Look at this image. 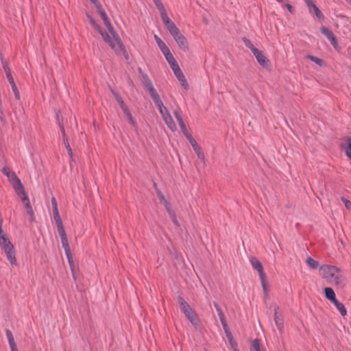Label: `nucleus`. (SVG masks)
Instances as JSON below:
<instances>
[{
	"label": "nucleus",
	"instance_id": "obj_1",
	"mask_svg": "<svg viewBox=\"0 0 351 351\" xmlns=\"http://www.w3.org/2000/svg\"><path fill=\"white\" fill-rule=\"evenodd\" d=\"M319 275L326 282L338 289H344L348 283L343 270L335 265H322L319 268Z\"/></svg>",
	"mask_w": 351,
	"mask_h": 351
},
{
	"label": "nucleus",
	"instance_id": "obj_2",
	"mask_svg": "<svg viewBox=\"0 0 351 351\" xmlns=\"http://www.w3.org/2000/svg\"><path fill=\"white\" fill-rule=\"evenodd\" d=\"M0 247L4 252L10 264L16 266L17 265V261L14 247L7 234L3 231L1 221H0Z\"/></svg>",
	"mask_w": 351,
	"mask_h": 351
},
{
	"label": "nucleus",
	"instance_id": "obj_3",
	"mask_svg": "<svg viewBox=\"0 0 351 351\" xmlns=\"http://www.w3.org/2000/svg\"><path fill=\"white\" fill-rule=\"evenodd\" d=\"M110 34L106 32L101 34L104 40L107 43L110 48L118 55L123 54L128 58V53L125 47L119 38V35L113 28V32H109Z\"/></svg>",
	"mask_w": 351,
	"mask_h": 351
},
{
	"label": "nucleus",
	"instance_id": "obj_4",
	"mask_svg": "<svg viewBox=\"0 0 351 351\" xmlns=\"http://www.w3.org/2000/svg\"><path fill=\"white\" fill-rule=\"evenodd\" d=\"M142 83L143 86L147 89L149 91L151 97L152 98L154 104L157 106L160 114L161 116H163L166 112H168L167 108L164 106L162 100L159 95L158 94L156 90L154 87V85L148 77V75L145 73L142 75Z\"/></svg>",
	"mask_w": 351,
	"mask_h": 351
},
{
	"label": "nucleus",
	"instance_id": "obj_5",
	"mask_svg": "<svg viewBox=\"0 0 351 351\" xmlns=\"http://www.w3.org/2000/svg\"><path fill=\"white\" fill-rule=\"evenodd\" d=\"M154 4L160 12L162 20L169 30V33L175 31L178 29L177 26L175 23L169 19L167 15V13L165 10V8L160 0H153Z\"/></svg>",
	"mask_w": 351,
	"mask_h": 351
},
{
	"label": "nucleus",
	"instance_id": "obj_6",
	"mask_svg": "<svg viewBox=\"0 0 351 351\" xmlns=\"http://www.w3.org/2000/svg\"><path fill=\"white\" fill-rule=\"evenodd\" d=\"M170 34L173 38L180 50L184 52H186L189 50V43L178 28L170 33Z\"/></svg>",
	"mask_w": 351,
	"mask_h": 351
},
{
	"label": "nucleus",
	"instance_id": "obj_7",
	"mask_svg": "<svg viewBox=\"0 0 351 351\" xmlns=\"http://www.w3.org/2000/svg\"><path fill=\"white\" fill-rule=\"evenodd\" d=\"M2 172L8 178V181L15 191L23 186L16 174L12 170L8 167H3Z\"/></svg>",
	"mask_w": 351,
	"mask_h": 351
},
{
	"label": "nucleus",
	"instance_id": "obj_8",
	"mask_svg": "<svg viewBox=\"0 0 351 351\" xmlns=\"http://www.w3.org/2000/svg\"><path fill=\"white\" fill-rule=\"evenodd\" d=\"M54 220L57 226L58 232L61 239L62 245H66L69 244L66 234L64 230L63 223L59 213L53 214Z\"/></svg>",
	"mask_w": 351,
	"mask_h": 351
},
{
	"label": "nucleus",
	"instance_id": "obj_9",
	"mask_svg": "<svg viewBox=\"0 0 351 351\" xmlns=\"http://www.w3.org/2000/svg\"><path fill=\"white\" fill-rule=\"evenodd\" d=\"M274 320L277 329L282 332L284 330V317L282 313L277 304L274 306Z\"/></svg>",
	"mask_w": 351,
	"mask_h": 351
},
{
	"label": "nucleus",
	"instance_id": "obj_10",
	"mask_svg": "<svg viewBox=\"0 0 351 351\" xmlns=\"http://www.w3.org/2000/svg\"><path fill=\"white\" fill-rule=\"evenodd\" d=\"M3 67L4 71L5 73L6 77L8 78V80L11 86L12 90L14 94L15 98L17 100H19L21 98L20 93H19L17 86L14 82V80L12 75L11 70L6 64H4Z\"/></svg>",
	"mask_w": 351,
	"mask_h": 351
},
{
	"label": "nucleus",
	"instance_id": "obj_11",
	"mask_svg": "<svg viewBox=\"0 0 351 351\" xmlns=\"http://www.w3.org/2000/svg\"><path fill=\"white\" fill-rule=\"evenodd\" d=\"M171 69H172V71H173L175 76L178 79V80L180 82V85L184 89H188L189 84H188L187 80H186L184 75L182 72L178 64L171 66Z\"/></svg>",
	"mask_w": 351,
	"mask_h": 351
},
{
	"label": "nucleus",
	"instance_id": "obj_12",
	"mask_svg": "<svg viewBox=\"0 0 351 351\" xmlns=\"http://www.w3.org/2000/svg\"><path fill=\"white\" fill-rule=\"evenodd\" d=\"M171 69H172V71H173L175 76L178 79V80L180 82V85L184 89H188L189 84H188L187 80H186L184 75L182 72L178 64L171 66Z\"/></svg>",
	"mask_w": 351,
	"mask_h": 351
},
{
	"label": "nucleus",
	"instance_id": "obj_13",
	"mask_svg": "<svg viewBox=\"0 0 351 351\" xmlns=\"http://www.w3.org/2000/svg\"><path fill=\"white\" fill-rule=\"evenodd\" d=\"M320 31L328 39L333 47L336 50H339L338 43L332 32L325 26H322Z\"/></svg>",
	"mask_w": 351,
	"mask_h": 351
},
{
	"label": "nucleus",
	"instance_id": "obj_14",
	"mask_svg": "<svg viewBox=\"0 0 351 351\" xmlns=\"http://www.w3.org/2000/svg\"><path fill=\"white\" fill-rule=\"evenodd\" d=\"M62 247L64 250L65 254L67 258L68 263H69V267H70V269H71V273L73 275V278L74 280H76L77 277H76V274H75V267L74 261L73 260L72 253H71V249L69 247V244L63 245Z\"/></svg>",
	"mask_w": 351,
	"mask_h": 351
},
{
	"label": "nucleus",
	"instance_id": "obj_15",
	"mask_svg": "<svg viewBox=\"0 0 351 351\" xmlns=\"http://www.w3.org/2000/svg\"><path fill=\"white\" fill-rule=\"evenodd\" d=\"M95 6L98 13L101 16V19H103L104 23L105 25L106 26L107 29H108V31L109 32H113V28L114 27L112 25V24H111L110 21V19H108V17L107 14H106L105 11L102 8V6H101V3H99L96 4Z\"/></svg>",
	"mask_w": 351,
	"mask_h": 351
},
{
	"label": "nucleus",
	"instance_id": "obj_16",
	"mask_svg": "<svg viewBox=\"0 0 351 351\" xmlns=\"http://www.w3.org/2000/svg\"><path fill=\"white\" fill-rule=\"evenodd\" d=\"M193 147L194 152H195L198 158L204 163L205 164V156L201 148V147L198 145L197 141L195 140L193 137L189 138L188 140Z\"/></svg>",
	"mask_w": 351,
	"mask_h": 351
},
{
	"label": "nucleus",
	"instance_id": "obj_17",
	"mask_svg": "<svg viewBox=\"0 0 351 351\" xmlns=\"http://www.w3.org/2000/svg\"><path fill=\"white\" fill-rule=\"evenodd\" d=\"M253 54L261 66L267 69L269 68V60L261 51L258 49Z\"/></svg>",
	"mask_w": 351,
	"mask_h": 351
},
{
	"label": "nucleus",
	"instance_id": "obj_18",
	"mask_svg": "<svg viewBox=\"0 0 351 351\" xmlns=\"http://www.w3.org/2000/svg\"><path fill=\"white\" fill-rule=\"evenodd\" d=\"M250 261L252 267H253V269L254 270H256L258 273L260 278L267 276L264 271V269H263V266L262 263L258 258L252 256L250 258Z\"/></svg>",
	"mask_w": 351,
	"mask_h": 351
},
{
	"label": "nucleus",
	"instance_id": "obj_19",
	"mask_svg": "<svg viewBox=\"0 0 351 351\" xmlns=\"http://www.w3.org/2000/svg\"><path fill=\"white\" fill-rule=\"evenodd\" d=\"M187 319L191 322L193 326H197L199 324V319L195 312L190 308L187 311L183 313Z\"/></svg>",
	"mask_w": 351,
	"mask_h": 351
},
{
	"label": "nucleus",
	"instance_id": "obj_20",
	"mask_svg": "<svg viewBox=\"0 0 351 351\" xmlns=\"http://www.w3.org/2000/svg\"><path fill=\"white\" fill-rule=\"evenodd\" d=\"M187 319L191 322L193 326H197L199 324V319L195 312L190 308L187 311L183 313Z\"/></svg>",
	"mask_w": 351,
	"mask_h": 351
},
{
	"label": "nucleus",
	"instance_id": "obj_21",
	"mask_svg": "<svg viewBox=\"0 0 351 351\" xmlns=\"http://www.w3.org/2000/svg\"><path fill=\"white\" fill-rule=\"evenodd\" d=\"M187 319L191 322L193 326H197L199 324V319L195 312L190 308L187 311L183 313Z\"/></svg>",
	"mask_w": 351,
	"mask_h": 351
},
{
	"label": "nucleus",
	"instance_id": "obj_22",
	"mask_svg": "<svg viewBox=\"0 0 351 351\" xmlns=\"http://www.w3.org/2000/svg\"><path fill=\"white\" fill-rule=\"evenodd\" d=\"M187 319L191 322L193 326H197L199 324V319L195 312L190 308L187 311L183 313Z\"/></svg>",
	"mask_w": 351,
	"mask_h": 351
},
{
	"label": "nucleus",
	"instance_id": "obj_23",
	"mask_svg": "<svg viewBox=\"0 0 351 351\" xmlns=\"http://www.w3.org/2000/svg\"><path fill=\"white\" fill-rule=\"evenodd\" d=\"M306 5L309 9H312L317 16V17L320 19L323 20L324 17L323 15L319 10V9L317 7V5L313 2L312 0H304Z\"/></svg>",
	"mask_w": 351,
	"mask_h": 351
},
{
	"label": "nucleus",
	"instance_id": "obj_24",
	"mask_svg": "<svg viewBox=\"0 0 351 351\" xmlns=\"http://www.w3.org/2000/svg\"><path fill=\"white\" fill-rule=\"evenodd\" d=\"M345 144L341 146L346 156L351 160V136H348L344 139Z\"/></svg>",
	"mask_w": 351,
	"mask_h": 351
},
{
	"label": "nucleus",
	"instance_id": "obj_25",
	"mask_svg": "<svg viewBox=\"0 0 351 351\" xmlns=\"http://www.w3.org/2000/svg\"><path fill=\"white\" fill-rule=\"evenodd\" d=\"M324 293L326 299L330 301L332 303L337 301L336 295L334 289L332 287H327L324 289Z\"/></svg>",
	"mask_w": 351,
	"mask_h": 351
},
{
	"label": "nucleus",
	"instance_id": "obj_26",
	"mask_svg": "<svg viewBox=\"0 0 351 351\" xmlns=\"http://www.w3.org/2000/svg\"><path fill=\"white\" fill-rule=\"evenodd\" d=\"M111 92H112V95H114V97H115V99L117 100V103L119 104V105L120 108H121V110H123V112L127 111V110H128L129 108H128L126 104L124 103V101L123 100L121 97L119 95V93L112 89L111 90Z\"/></svg>",
	"mask_w": 351,
	"mask_h": 351
},
{
	"label": "nucleus",
	"instance_id": "obj_27",
	"mask_svg": "<svg viewBox=\"0 0 351 351\" xmlns=\"http://www.w3.org/2000/svg\"><path fill=\"white\" fill-rule=\"evenodd\" d=\"M305 262L307 266L311 269H319L321 266L319 263L317 261L313 259L311 256H308Z\"/></svg>",
	"mask_w": 351,
	"mask_h": 351
},
{
	"label": "nucleus",
	"instance_id": "obj_28",
	"mask_svg": "<svg viewBox=\"0 0 351 351\" xmlns=\"http://www.w3.org/2000/svg\"><path fill=\"white\" fill-rule=\"evenodd\" d=\"M261 285L263 287L264 295L266 298L269 296V285L267 280V276L260 278Z\"/></svg>",
	"mask_w": 351,
	"mask_h": 351
},
{
	"label": "nucleus",
	"instance_id": "obj_29",
	"mask_svg": "<svg viewBox=\"0 0 351 351\" xmlns=\"http://www.w3.org/2000/svg\"><path fill=\"white\" fill-rule=\"evenodd\" d=\"M15 192L18 195L21 196V200L24 203V204L30 202L25 191L24 186L21 187V189L16 190Z\"/></svg>",
	"mask_w": 351,
	"mask_h": 351
},
{
	"label": "nucleus",
	"instance_id": "obj_30",
	"mask_svg": "<svg viewBox=\"0 0 351 351\" xmlns=\"http://www.w3.org/2000/svg\"><path fill=\"white\" fill-rule=\"evenodd\" d=\"M15 192L18 195L21 196V200L24 203V204L30 202L25 191L24 186L21 187V189L16 190Z\"/></svg>",
	"mask_w": 351,
	"mask_h": 351
},
{
	"label": "nucleus",
	"instance_id": "obj_31",
	"mask_svg": "<svg viewBox=\"0 0 351 351\" xmlns=\"http://www.w3.org/2000/svg\"><path fill=\"white\" fill-rule=\"evenodd\" d=\"M335 307L337 308V310L339 311L340 314L344 317L347 315V310L345 307L344 304L338 300L335 301L332 303Z\"/></svg>",
	"mask_w": 351,
	"mask_h": 351
},
{
	"label": "nucleus",
	"instance_id": "obj_32",
	"mask_svg": "<svg viewBox=\"0 0 351 351\" xmlns=\"http://www.w3.org/2000/svg\"><path fill=\"white\" fill-rule=\"evenodd\" d=\"M178 302L182 313L191 308L190 305L183 299V298L180 296L178 298Z\"/></svg>",
	"mask_w": 351,
	"mask_h": 351
},
{
	"label": "nucleus",
	"instance_id": "obj_33",
	"mask_svg": "<svg viewBox=\"0 0 351 351\" xmlns=\"http://www.w3.org/2000/svg\"><path fill=\"white\" fill-rule=\"evenodd\" d=\"M167 127L173 132L177 130L176 124L175 123L171 115L164 120Z\"/></svg>",
	"mask_w": 351,
	"mask_h": 351
},
{
	"label": "nucleus",
	"instance_id": "obj_34",
	"mask_svg": "<svg viewBox=\"0 0 351 351\" xmlns=\"http://www.w3.org/2000/svg\"><path fill=\"white\" fill-rule=\"evenodd\" d=\"M87 18L88 19V21L90 23L93 25V27L101 34L104 31L102 30L100 25H99L96 21L88 14L86 15Z\"/></svg>",
	"mask_w": 351,
	"mask_h": 351
},
{
	"label": "nucleus",
	"instance_id": "obj_35",
	"mask_svg": "<svg viewBox=\"0 0 351 351\" xmlns=\"http://www.w3.org/2000/svg\"><path fill=\"white\" fill-rule=\"evenodd\" d=\"M157 195L160 199V201L163 203L166 209L171 207V204L165 199L164 195L160 191H157Z\"/></svg>",
	"mask_w": 351,
	"mask_h": 351
},
{
	"label": "nucleus",
	"instance_id": "obj_36",
	"mask_svg": "<svg viewBox=\"0 0 351 351\" xmlns=\"http://www.w3.org/2000/svg\"><path fill=\"white\" fill-rule=\"evenodd\" d=\"M214 306L217 312V314L220 319L221 323L226 322L225 315H224L223 313L222 312V310L219 307V304L216 302H214Z\"/></svg>",
	"mask_w": 351,
	"mask_h": 351
},
{
	"label": "nucleus",
	"instance_id": "obj_37",
	"mask_svg": "<svg viewBox=\"0 0 351 351\" xmlns=\"http://www.w3.org/2000/svg\"><path fill=\"white\" fill-rule=\"evenodd\" d=\"M123 113L126 116L129 123L135 128H137L136 123L135 122L134 119L132 117V114L130 113L129 109L127 110V111H124Z\"/></svg>",
	"mask_w": 351,
	"mask_h": 351
},
{
	"label": "nucleus",
	"instance_id": "obj_38",
	"mask_svg": "<svg viewBox=\"0 0 351 351\" xmlns=\"http://www.w3.org/2000/svg\"><path fill=\"white\" fill-rule=\"evenodd\" d=\"M166 210L168 212V214H169L170 218L171 219L172 221L174 223V224L176 225L177 226H179V223H178V219L176 218V213L173 210L172 208L170 207L169 208H167Z\"/></svg>",
	"mask_w": 351,
	"mask_h": 351
},
{
	"label": "nucleus",
	"instance_id": "obj_39",
	"mask_svg": "<svg viewBox=\"0 0 351 351\" xmlns=\"http://www.w3.org/2000/svg\"><path fill=\"white\" fill-rule=\"evenodd\" d=\"M306 58L309 59L310 60H311L312 62H315V64H317V65H319L320 66H322L324 65V62L323 60H322L317 57H315V56H313L311 55H308L306 56Z\"/></svg>",
	"mask_w": 351,
	"mask_h": 351
},
{
	"label": "nucleus",
	"instance_id": "obj_40",
	"mask_svg": "<svg viewBox=\"0 0 351 351\" xmlns=\"http://www.w3.org/2000/svg\"><path fill=\"white\" fill-rule=\"evenodd\" d=\"M5 333H6V337L8 338V343H9L10 348L16 346V343L14 342V339L12 332L9 330H6Z\"/></svg>",
	"mask_w": 351,
	"mask_h": 351
},
{
	"label": "nucleus",
	"instance_id": "obj_41",
	"mask_svg": "<svg viewBox=\"0 0 351 351\" xmlns=\"http://www.w3.org/2000/svg\"><path fill=\"white\" fill-rule=\"evenodd\" d=\"M250 351H261V345L257 339L252 341Z\"/></svg>",
	"mask_w": 351,
	"mask_h": 351
},
{
	"label": "nucleus",
	"instance_id": "obj_42",
	"mask_svg": "<svg viewBox=\"0 0 351 351\" xmlns=\"http://www.w3.org/2000/svg\"><path fill=\"white\" fill-rule=\"evenodd\" d=\"M243 43L245 45V46L249 48L252 52L254 53L255 51H257L258 49H256L254 45L253 44L251 43V41L247 39V38H243Z\"/></svg>",
	"mask_w": 351,
	"mask_h": 351
},
{
	"label": "nucleus",
	"instance_id": "obj_43",
	"mask_svg": "<svg viewBox=\"0 0 351 351\" xmlns=\"http://www.w3.org/2000/svg\"><path fill=\"white\" fill-rule=\"evenodd\" d=\"M165 59L167 61V62L169 63L170 67L178 64V62H177L176 60L175 59V58L173 57V54H171L170 56H167V57H165Z\"/></svg>",
	"mask_w": 351,
	"mask_h": 351
},
{
	"label": "nucleus",
	"instance_id": "obj_44",
	"mask_svg": "<svg viewBox=\"0 0 351 351\" xmlns=\"http://www.w3.org/2000/svg\"><path fill=\"white\" fill-rule=\"evenodd\" d=\"M180 127V129L182 132H183L184 135L186 136L187 140L189 139V138L193 137L192 135L188 132L185 123L182 125Z\"/></svg>",
	"mask_w": 351,
	"mask_h": 351
},
{
	"label": "nucleus",
	"instance_id": "obj_45",
	"mask_svg": "<svg viewBox=\"0 0 351 351\" xmlns=\"http://www.w3.org/2000/svg\"><path fill=\"white\" fill-rule=\"evenodd\" d=\"M61 131H62V137H63V143H64V145L66 147L67 146H70L69 143V140H68V138L66 135V133H65V130H64V128L62 125H61Z\"/></svg>",
	"mask_w": 351,
	"mask_h": 351
},
{
	"label": "nucleus",
	"instance_id": "obj_46",
	"mask_svg": "<svg viewBox=\"0 0 351 351\" xmlns=\"http://www.w3.org/2000/svg\"><path fill=\"white\" fill-rule=\"evenodd\" d=\"M226 337L232 348L236 347L237 346V342L234 340L232 333L227 335Z\"/></svg>",
	"mask_w": 351,
	"mask_h": 351
},
{
	"label": "nucleus",
	"instance_id": "obj_47",
	"mask_svg": "<svg viewBox=\"0 0 351 351\" xmlns=\"http://www.w3.org/2000/svg\"><path fill=\"white\" fill-rule=\"evenodd\" d=\"M154 39L158 45V47L160 48V49L166 45V44L158 36L155 35Z\"/></svg>",
	"mask_w": 351,
	"mask_h": 351
},
{
	"label": "nucleus",
	"instance_id": "obj_48",
	"mask_svg": "<svg viewBox=\"0 0 351 351\" xmlns=\"http://www.w3.org/2000/svg\"><path fill=\"white\" fill-rule=\"evenodd\" d=\"M160 51H162L165 57H167V56H170L171 54H172L170 49L167 45L164 46L162 49H160Z\"/></svg>",
	"mask_w": 351,
	"mask_h": 351
},
{
	"label": "nucleus",
	"instance_id": "obj_49",
	"mask_svg": "<svg viewBox=\"0 0 351 351\" xmlns=\"http://www.w3.org/2000/svg\"><path fill=\"white\" fill-rule=\"evenodd\" d=\"M160 51H162L165 57H167V56H170L171 54H172L170 49L167 45L164 46L162 49H160Z\"/></svg>",
	"mask_w": 351,
	"mask_h": 351
},
{
	"label": "nucleus",
	"instance_id": "obj_50",
	"mask_svg": "<svg viewBox=\"0 0 351 351\" xmlns=\"http://www.w3.org/2000/svg\"><path fill=\"white\" fill-rule=\"evenodd\" d=\"M51 205H52L53 213L54 214V213H59L57 202H56L55 198H53V197L51 199Z\"/></svg>",
	"mask_w": 351,
	"mask_h": 351
},
{
	"label": "nucleus",
	"instance_id": "obj_51",
	"mask_svg": "<svg viewBox=\"0 0 351 351\" xmlns=\"http://www.w3.org/2000/svg\"><path fill=\"white\" fill-rule=\"evenodd\" d=\"M221 324H222L223 328L224 330V332L226 333V335L231 333V332H230V330L229 329V327H228L227 322H222Z\"/></svg>",
	"mask_w": 351,
	"mask_h": 351
},
{
	"label": "nucleus",
	"instance_id": "obj_52",
	"mask_svg": "<svg viewBox=\"0 0 351 351\" xmlns=\"http://www.w3.org/2000/svg\"><path fill=\"white\" fill-rule=\"evenodd\" d=\"M27 215L29 216V219L31 221H34L35 219L34 213L32 208L26 210Z\"/></svg>",
	"mask_w": 351,
	"mask_h": 351
},
{
	"label": "nucleus",
	"instance_id": "obj_53",
	"mask_svg": "<svg viewBox=\"0 0 351 351\" xmlns=\"http://www.w3.org/2000/svg\"><path fill=\"white\" fill-rule=\"evenodd\" d=\"M342 202H343L346 208L348 210L351 209V202L348 199H346L345 198H342Z\"/></svg>",
	"mask_w": 351,
	"mask_h": 351
},
{
	"label": "nucleus",
	"instance_id": "obj_54",
	"mask_svg": "<svg viewBox=\"0 0 351 351\" xmlns=\"http://www.w3.org/2000/svg\"><path fill=\"white\" fill-rule=\"evenodd\" d=\"M66 150H67V152H68V154H69V156H70L71 159L72 160H73V152H72V149H71V146H67V147H66Z\"/></svg>",
	"mask_w": 351,
	"mask_h": 351
},
{
	"label": "nucleus",
	"instance_id": "obj_55",
	"mask_svg": "<svg viewBox=\"0 0 351 351\" xmlns=\"http://www.w3.org/2000/svg\"><path fill=\"white\" fill-rule=\"evenodd\" d=\"M173 114L176 119L182 117L180 112L177 110L173 112Z\"/></svg>",
	"mask_w": 351,
	"mask_h": 351
},
{
	"label": "nucleus",
	"instance_id": "obj_56",
	"mask_svg": "<svg viewBox=\"0 0 351 351\" xmlns=\"http://www.w3.org/2000/svg\"><path fill=\"white\" fill-rule=\"evenodd\" d=\"M286 7L288 9V10L290 12V13H291V14L293 13V8L289 3L286 4Z\"/></svg>",
	"mask_w": 351,
	"mask_h": 351
},
{
	"label": "nucleus",
	"instance_id": "obj_57",
	"mask_svg": "<svg viewBox=\"0 0 351 351\" xmlns=\"http://www.w3.org/2000/svg\"><path fill=\"white\" fill-rule=\"evenodd\" d=\"M177 121H178V124H179L180 126H181L182 125L184 124V121L182 119V117L177 119Z\"/></svg>",
	"mask_w": 351,
	"mask_h": 351
},
{
	"label": "nucleus",
	"instance_id": "obj_58",
	"mask_svg": "<svg viewBox=\"0 0 351 351\" xmlns=\"http://www.w3.org/2000/svg\"><path fill=\"white\" fill-rule=\"evenodd\" d=\"M169 116H171V114H169V111L167 112H166L165 114H163V116H162L163 120H165V119H167V117H169Z\"/></svg>",
	"mask_w": 351,
	"mask_h": 351
},
{
	"label": "nucleus",
	"instance_id": "obj_59",
	"mask_svg": "<svg viewBox=\"0 0 351 351\" xmlns=\"http://www.w3.org/2000/svg\"><path fill=\"white\" fill-rule=\"evenodd\" d=\"M25 205V209L26 210H28V209H30V208H32V206H31V204H30V202L29 203H27Z\"/></svg>",
	"mask_w": 351,
	"mask_h": 351
},
{
	"label": "nucleus",
	"instance_id": "obj_60",
	"mask_svg": "<svg viewBox=\"0 0 351 351\" xmlns=\"http://www.w3.org/2000/svg\"><path fill=\"white\" fill-rule=\"evenodd\" d=\"M95 5L97 3H99V2L98 1V0H90Z\"/></svg>",
	"mask_w": 351,
	"mask_h": 351
},
{
	"label": "nucleus",
	"instance_id": "obj_61",
	"mask_svg": "<svg viewBox=\"0 0 351 351\" xmlns=\"http://www.w3.org/2000/svg\"><path fill=\"white\" fill-rule=\"evenodd\" d=\"M11 351H18L16 346L14 347H11Z\"/></svg>",
	"mask_w": 351,
	"mask_h": 351
},
{
	"label": "nucleus",
	"instance_id": "obj_62",
	"mask_svg": "<svg viewBox=\"0 0 351 351\" xmlns=\"http://www.w3.org/2000/svg\"><path fill=\"white\" fill-rule=\"evenodd\" d=\"M232 348H233L234 351H239L237 346L236 347H233Z\"/></svg>",
	"mask_w": 351,
	"mask_h": 351
},
{
	"label": "nucleus",
	"instance_id": "obj_63",
	"mask_svg": "<svg viewBox=\"0 0 351 351\" xmlns=\"http://www.w3.org/2000/svg\"><path fill=\"white\" fill-rule=\"evenodd\" d=\"M278 2L280 3L282 2L284 0H276Z\"/></svg>",
	"mask_w": 351,
	"mask_h": 351
}]
</instances>
